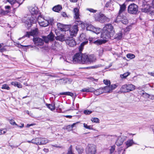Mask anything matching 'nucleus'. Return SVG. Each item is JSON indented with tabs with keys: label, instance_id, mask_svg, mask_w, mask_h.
I'll return each mask as SVG.
<instances>
[{
	"label": "nucleus",
	"instance_id": "f257e3e1",
	"mask_svg": "<svg viewBox=\"0 0 154 154\" xmlns=\"http://www.w3.org/2000/svg\"><path fill=\"white\" fill-rule=\"evenodd\" d=\"M96 58L93 55L89 56L85 54L81 53H76L73 57L72 61L74 63H79L84 64L94 62Z\"/></svg>",
	"mask_w": 154,
	"mask_h": 154
},
{
	"label": "nucleus",
	"instance_id": "f03ea898",
	"mask_svg": "<svg viewBox=\"0 0 154 154\" xmlns=\"http://www.w3.org/2000/svg\"><path fill=\"white\" fill-rule=\"evenodd\" d=\"M113 26L110 24H107L103 28L101 35V38L103 39H109L114 34Z\"/></svg>",
	"mask_w": 154,
	"mask_h": 154
},
{
	"label": "nucleus",
	"instance_id": "7ed1b4c3",
	"mask_svg": "<svg viewBox=\"0 0 154 154\" xmlns=\"http://www.w3.org/2000/svg\"><path fill=\"white\" fill-rule=\"evenodd\" d=\"M29 10L32 15L28 16L27 19L26 21V23L27 24L28 28L31 27L32 24L35 23L36 20L35 18V17L34 15L36 14L38 12V8L35 6H30L29 7Z\"/></svg>",
	"mask_w": 154,
	"mask_h": 154
},
{
	"label": "nucleus",
	"instance_id": "20e7f679",
	"mask_svg": "<svg viewBox=\"0 0 154 154\" xmlns=\"http://www.w3.org/2000/svg\"><path fill=\"white\" fill-rule=\"evenodd\" d=\"M96 151V146L93 144H88L85 149L86 154H95Z\"/></svg>",
	"mask_w": 154,
	"mask_h": 154
},
{
	"label": "nucleus",
	"instance_id": "39448f33",
	"mask_svg": "<svg viewBox=\"0 0 154 154\" xmlns=\"http://www.w3.org/2000/svg\"><path fill=\"white\" fill-rule=\"evenodd\" d=\"M138 11V6L134 3L131 4L128 7V13L130 14H136Z\"/></svg>",
	"mask_w": 154,
	"mask_h": 154
},
{
	"label": "nucleus",
	"instance_id": "423d86ee",
	"mask_svg": "<svg viewBox=\"0 0 154 154\" xmlns=\"http://www.w3.org/2000/svg\"><path fill=\"white\" fill-rule=\"evenodd\" d=\"M94 17L96 20L102 23L108 22L109 21V19L104 16V14H95Z\"/></svg>",
	"mask_w": 154,
	"mask_h": 154
},
{
	"label": "nucleus",
	"instance_id": "0eeeda50",
	"mask_svg": "<svg viewBox=\"0 0 154 154\" xmlns=\"http://www.w3.org/2000/svg\"><path fill=\"white\" fill-rule=\"evenodd\" d=\"M38 21L40 26L42 27H46L49 24V21L45 20L41 16H39L38 18Z\"/></svg>",
	"mask_w": 154,
	"mask_h": 154
},
{
	"label": "nucleus",
	"instance_id": "6e6552de",
	"mask_svg": "<svg viewBox=\"0 0 154 154\" xmlns=\"http://www.w3.org/2000/svg\"><path fill=\"white\" fill-rule=\"evenodd\" d=\"M79 31L78 27L76 25H73L69 29V34L71 36H75Z\"/></svg>",
	"mask_w": 154,
	"mask_h": 154
},
{
	"label": "nucleus",
	"instance_id": "1a4fd4ad",
	"mask_svg": "<svg viewBox=\"0 0 154 154\" xmlns=\"http://www.w3.org/2000/svg\"><path fill=\"white\" fill-rule=\"evenodd\" d=\"M54 35L51 32L47 36H43V39L46 43H48L49 41H53L54 39Z\"/></svg>",
	"mask_w": 154,
	"mask_h": 154
},
{
	"label": "nucleus",
	"instance_id": "9d476101",
	"mask_svg": "<svg viewBox=\"0 0 154 154\" xmlns=\"http://www.w3.org/2000/svg\"><path fill=\"white\" fill-rule=\"evenodd\" d=\"M33 41L35 45L38 46H42L45 42L44 39L39 38H34Z\"/></svg>",
	"mask_w": 154,
	"mask_h": 154
},
{
	"label": "nucleus",
	"instance_id": "9b49d317",
	"mask_svg": "<svg viewBox=\"0 0 154 154\" xmlns=\"http://www.w3.org/2000/svg\"><path fill=\"white\" fill-rule=\"evenodd\" d=\"M126 136L118 137L116 142V144L118 146L121 145L124 141L126 140Z\"/></svg>",
	"mask_w": 154,
	"mask_h": 154
},
{
	"label": "nucleus",
	"instance_id": "f8f14e48",
	"mask_svg": "<svg viewBox=\"0 0 154 154\" xmlns=\"http://www.w3.org/2000/svg\"><path fill=\"white\" fill-rule=\"evenodd\" d=\"M38 34V29H35L33 30L31 32H27L26 33L25 35L23 36L22 38L24 37H29L30 35H37Z\"/></svg>",
	"mask_w": 154,
	"mask_h": 154
},
{
	"label": "nucleus",
	"instance_id": "ddd939ff",
	"mask_svg": "<svg viewBox=\"0 0 154 154\" xmlns=\"http://www.w3.org/2000/svg\"><path fill=\"white\" fill-rule=\"evenodd\" d=\"M74 18L76 20H79L80 19L79 9L77 8H75L73 10Z\"/></svg>",
	"mask_w": 154,
	"mask_h": 154
},
{
	"label": "nucleus",
	"instance_id": "4468645a",
	"mask_svg": "<svg viewBox=\"0 0 154 154\" xmlns=\"http://www.w3.org/2000/svg\"><path fill=\"white\" fill-rule=\"evenodd\" d=\"M7 1L11 5H13V7L15 8L19 7L20 5V3L17 2V0H7Z\"/></svg>",
	"mask_w": 154,
	"mask_h": 154
},
{
	"label": "nucleus",
	"instance_id": "2eb2a0df",
	"mask_svg": "<svg viewBox=\"0 0 154 154\" xmlns=\"http://www.w3.org/2000/svg\"><path fill=\"white\" fill-rule=\"evenodd\" d=\"M66 43L68 45L71 47H73L76 45L75 41L73 39L67 40Z\"/></svg>",
	"mask_w": 154,
	"mask_h": 154
},
{
	"label": "nucleus",
	"instance_id": "dca6fc26",
	"mask_svg": "<svg viewBox=\"0 0 154 154\" xmlns=\"http://www.w3.org/2000/svg\"><path fill=\"white\" fill-rule=\"evenodd\" d=\"M97 96L100 95L101 94L104 93L103 88H100L96 90L94 89V91L93 92Z\"/></svg>",
	"mask_w": 154,
	"mask_h": 154
},
{
	"label": "nucleus",
	"instance_id": "f3484780",
	"mask_svg": "<svg viewBox=\"0 0 154 154\" xmlns=\"http://www.w3.org/2000/svg\"><path fill=\"white\" fill-rule=\"evenodd\" d=\"M107 39H98L96 41H94L93 43L97 45H100L103 43H105L107 41Z\"/></svg>",
	"mask_w": 154,
	"mask_h": 154
},
{
	"label": "nucleus",
	"instance_id": "a211bd4d",
	"mask_svg": "<svg viewBox=\"0 0 154 154\" xmlns=\"http://www.w3.org/2000/svg\"><path fill=\"white\" fill-rule=\"evenodd\" d=\"M94 91V89L93 87H88L86 88H83L80 90L81 92H93Z\"/></svg>",
	"mask_w": 154,
	"mask_h": 154
},
{
	"label": "nucleus",
	"instance_id": "6ab92c4d",
	"mask_svg": "<svg viewBox=\"0 0 154 154\" xmlns=\"http://www.w3.org/2000/svg\"><path fill=\"white\" fill-rule=\"evenodd\" d=\"M40 145H44L49 142V140L45 138H39Z\"/></svg>",
	"mask_w": 154,
	"mask_h": 154
},
{
	"label": "nucleus",
	"instance_id": "aec40b11",
	"mask_svg": "<svg viewBox=\"0 0 154 154\" xmlns=\"http://www.w3.org/2000/svg\"><path fill=\"white\" fill-rule=\"evenodd\" d=\"M62 9V7L60 5L55 6L52 8L53 10L55 12H59Z\"/></svg>",
	"mask_w": 154,
	"mask_h": 154
},
{
	"label": "nucleus",
	"instance_id": "412c9836",
	"mask_svg": "<svg viewBox=\"0 0 154 154\" xmlns=\"http://www.w3.org/2000/svg\"><path fill=\"white\" fill-rule=\"evenodd\" d=\"M127 86L128 92L134 90L136 88L135 86L131 84H127Z\"/></svg>",
	"mask_w": 154,
	"mask_h": 154
},
{
	"label": "nucleus",
	"instance_id": "4be33fe9",
	"mask_svg": "<svg viewBox=\"0 0 154 154\" xmlns=\"http://www.w3.org/2000/svg\"><path fill=\"white\" fill-rule=\"evenodd\" d=\"M47 107L51 111H54L55 110V104H48L46 103V104Z\"/></svg>",
	"mask_w": 154,
	"mask_h": 154
},
{
	"label": "nucleus",
	"instance_id": "5701e85b",
	"mask_svg": "<svg viewBox=\"0 0 154 154\" xmlns=\"http://www.w3.org/2000/svg\"><path fill=\"white\" fill-rule=\"evenodd\" d=\"M55 38L56 40H59L61 42H63L65 40L64 35L63 34H61L55 37Z\"/></svg>",
	"mask_w": 154,
	"mask_h": 154
},
{
	"label": "nucleus",
	"instance_id": "b1692460",
	"mask_svg": "<svg viewBox=\"0 0 154 154\" xmlns=\"http://www.w3.org/2000/svg\"><path fill=\"white\" fill-rule=\"evenodd\" d=\"M88 43V41H85L84 42H82L79 48V51H80L79 53H81V51H82L83 48V46L85 45H86Z\"/></svg>",
	"mask_w": 154,
	"mask_h": 154
},
{
	"label": "nucleus",
	"instance_id": "393cba45",
	"mask_svg": "<svg viewBox=\"0 0 154 154\" xmlns=\"http://www.w3.org/2000/svg\"><path fill=\"white\" fill-rule=\"evenodd\" d=\"M120 91L122 92H128L127 88V84L123 85L120 88Z\"/></svg>",
	"mask_w": 154,
	"mask_h": 154
},
{
	"label": "nucleus",
	"instance_id": "a878e982",
	"mask_svg": "<svg viewBox=\"0 0 154 154\" xmlns=\"http://www.w3.org/2000/svg\"><path fill=\"white\" fill-rule=\"evenodd\" d=\"M139 94H141L142 96L146 98H149L150 97V95L145 93L143 91H141L140 92Z\"/></svg>",
	"mask_w": 154,
	"mask_h": 154
},
{
	"label": "nucleus",
	"instance_id": "bb28decb",
	"mask_svg": "<svg viewBox=\"0 0 154 154\" xmlns=\"http://www.w3.org/2000/svg\"><path fill=\"white\" fill-rule=\"evenodd\" d=\"M104 93H109L112 92L109 86L103 88Z\"/></svg>",
	"mask_w": 154,
	"mask_h": 154
},
{
	"label": "nucleus",
	"instance_id": "cd10ccee",
	"mask_svg": "<svg viewBox=\"0 0 154 154\" xmlns=\"http://www.w3.org/2000/svg\"><path fill=\"white\" fill-rule=\"evenodd\" d=\"M126 9V5L125 4L122 5H120V9L119 11V14H120L122 13Z\"/></svg>",
	"mask_w": 154,
	"mask_h": 154
},
{
	"label": "nucleus",
	"instance_id": "c85d7f7f",
	"mask_svg": "<svg viewBox=\"0 0 154 154\" xmlns=\"http://www.w3.org/2000/svg\"><path fill=\"white\" fill-rule=\"evenodd\" d=\"M134 144H135L132 139L129 140H127L126 143V144L127 147L131 146Z\"/></svg>",
	"mask_w": 154,
	"mask_h": 154
},
{
	"label": "nucleus",
	"instance_id": "c756f323",
	"mask_svg": "<svg viewBox=\"0 0 154 154\" xmlns=\"http://www.w3.org/2000/svg\"><path fill=\"white\" fill-rule=\"evenodd\" d=\"M11 84L14 85L15 86H17L18 88H21L22 87V85L19 82H12L11 83Z\"/></svg>",
	"mask_w": 154,
	"mask_h": 154
},
{
	"label": "nucleus",
	"instance_id": "7c9ffc66",
	"mask_svg": "<svg viewBox=\"0 0 154 154\" xmlns=\"http://www.w3.org/2000/svg\"><path fill=\"white\" fill-rule=\"evenodd\" d=\"M32 143L36 145H40L39 138H36L32 140Z\"/></svg>",
	"mask_w": 154,
	"mask_h": 154
},
{
	"label": "nucleus",
	"instance_id": "2f4dec72",
	"mask_svg": "<svg viewBox=\"0 0 154 154\" xmlns=\"http://www.w3.org/2000/svg\"><path fill=\"white\" fill-rule=\"evenodd\" d=\"M92 31L97 34H98L101 32V29L99 28H96L94 27Z\"/></svg>",
	"mask_w": 154,
	"mask_h": 154
},
{
	"label": "nucleus",
	"instance_id": "473e14b6",
	"mask_svg": "<svg viewBox=\"0 0 154 154\" xmlns=\"http://www.w3.org/2000/svg\"><path fill=\"white\" fill-rule=\"evenodd\" d=\"M59 95H69L71 96H72L73 95V94L69 92H61L60 93Z\"/></svg>",
	"mask_w": 154,
	"mask_h": 154
},
{
	"label": "nucleus",
	"instance_id": "72a5a7b5",
	"mask_svg": "<svg viewBox=\"0 0 154 154\" xmlns=\"http://www.w3.org/2000/svg\"><path fill=\"white\" fill-rule=\"evenodd\" d=\"M10 12V11L8 10H6L5 11L1 9L0 10V14L3 15H5V14L9 13Z\"/></svg>",
	"mask_w": 154,
	"mask_h": 154
},
{
	"label": "nucleus",
	"instance_id": "f704fd0d",
	"mask_svg": "<svg viewBox=\"0 0 154 154\" xmlns=\"http://www.w3.org/2000/svg\"><path fill=\"white\" fill-rule=\"evenodd\" d=\"M57 26L58 28L61 31H64V25L60 23H57Z\"/></svg>",
	"mask_w": 154,
	"mask_h": 154
},
{
	"label": "nucleus",
	"instance_id": "c9c22d12",
	"mask_svg": "<svg viewBox=\"0 0 154 154\" xmlns=\"http://www.w3.org/2000/svg\"><path fill=\"white\" fill-rule=\"evenodd\" d=\"M76 149L79 154H82L84 151V149L82 148L76 147Z\"/></svg>",
	"mask_w": 154,
	"mask_h": 154
},
{
	"label": "nucleus",
	"instance_id": "e433bc0d",
	"mask_svg": "<svg viewBox=\"0 0 154 154\" xmlns=\"http://www.w3.org/2000/svg\"><path fill=\"white\" fill-rule=\"evenodd\" d=\"M91 120L92 122L96 123H99L100 121L98 118L95 117L92 118L91 119Z\"/></svg>",
	"mask_w": 154,
	"mask_h": 154
},
{
	"label": "nucleus",
	"instance_id": "4c0bfd02",
	"mask_svg": "<svg viewBox=\"0 0 154 154\" xmlns=\"http://www.w3.org/2000/svg\"><path fill=\"white\" fill-rule=\"evenodd\" d=\"M67 154H75L72 151V146L71 145L69 148Z\"/></svg>",
	"mask_w": 154,
	"mask_h": 154
},
{
	"label": "nucleus",
	"instance_id": "58836bf2",
	"mask_svg": "<svg viewBox=\"0 0 154 154\" xmlns=\"http://www.w3.org/2000/svg\"><path fill=\"white\" fill-rule=\"evenodd\" d=\"M94 26L92 25H88L86 27V29L87 30L90 31H92Z\"/></svg>",
	"mask_w": 154,
	"mask_h": 154
},
{
	"label": "nucleus",
	"instance_id": "ea45409f",
	"mask_svg": "<svg viewBox=\"0 0 154 154\" xmlns=\"http://www.w3.org/2000/svg\"><path fill=\"white\" fill-rule=\"evenodd\" d=\"M1 88L2 89H5L7 90H9L10 89V87L7 84H4L2 85Z\"/></svg>",
	"mask_w": 154,
	"mask_h": 154
},
{
	"label": "nucleus",
	"instance_id": "a19ab883",
	"mask_svg": "<svg viewBox=\"0 0 154 154\" xmlns=\"http://www.w3.org/2000/svg\"><path fill=\"white\" fill-rule=\"evenodd\" d=\"M126 56L128 58L130 59H133L135 57L134 55L131 54H127Z\"/></svg>",
	"mask_w": 154,
	"mask_h": 154
},
{
	"label": "nucleus",
	"instance_id": "79ce46f5",
	"mask_svg": "<svg viewBox=\"0 0 154 154\" xmlns=\"http://www.w3.org/2000/svg\"><path fill=\"white\" fill-rule=\"evenodd\" d=\"M83 23L81 21L76 20L75 21V24L74 25H76L77 27H78V26L82 24Z\"/></svg>",
	"mask_w": 154,
	"mask_h": 154
},
{
	"label": "nucleus",
	"instance_id": "37998d69",
	"mask_svg": "<svg viewBox=\"0 0 154 154\" xmlns=\"http://www.w3.org/2000/svg\"><path fill=\"white\" fill-rule=\"evenodd\" d=\"M129 75L128 72L124 73L122 75H120V77L122 78H125Z\"/></svg>",
	"mask_w": 154,
	"mask_h": 154
},
{
	"label": "nucleus",
	"instance_id": "c03bdc74",
	"mask_svg": "<svg viewBox=\"0 0 154 154\" xmlns=\"http://www.w3.org/2000/svg\"><path fill=\"white\" fill-rule=\"evenodd\" d=\"M111 89V91L115 89L117 87V86L115 84H112V85H109Z\"/></svg>",
	"mask_w": 154,
	"mask_h": 154
},
{
	"label": "nucleus",
	"instance_id": "a18cd8bd",
	"mask_svg": "<svg viewBox=\"0 0 154 154\" xmlns=\"http://www.w3.org/2000/svg\"><path fill=\"white\" fill-rule=\"evenodd\" d=\"M103 83L104 84L107 85H109L110 84V81L107 80H104L103 81Z\"/></svg>",
	"mask_w": 154,
	"mask_h": 154
},
{
	"label": "nucleus",
	"instance_id": "49530a36",
	"mask_svg": "<svg viewBox=\"0 0 154 154\" xmlns=\"http://www.w3.org/2000/svg\"><path fill=\"white\" fill-rule=\"evenodd\" d=\"M79 122H77L76 123H74L71 125H69L67 126V128H70V130H72L73 127L74 126L77 124Z\"/></svg>",
	"mask_w": 154,
	"mask_h": 154
},
{
	"label": "nucleus",
	"instance_id": "de8ad7c7",
	"mask_svg": "<svg viewBox=\"0 0 154 154\" xmlns=\"http://www.w3.org/2000/svg\"><path fill=\"white\" fill-rule=\"evenodd\" d=\"M121 22L124 24H126L128 22V20L127 19L122 18L121 20Z\"/></svg>",
	"mask_w": 154,
	"mask_h": 154
},
{
	"label": "nucleus",
	"instance_id": "09e8293b",
	"mask_svg": "<svg viewBox=\"0 0 154 154\" xmlns=\"http://www.w3.org/2000/svg\"><path fill=\"white\" fill-rule=\"evenodd\" d=\"M102 65L101 64H99L97 65H96L94 66H92L91 67H90L89 68H90L91 69H95V68H97L99 67H101Z\"/></svg>",
	"mask_w": 154,
	"mask_h": 154
},
{
	"label": "nucleus",
	"instance_id": "8fccbe9b",
	"mask_svg": "<svg viewBox=\"0 0 154 154\" xmlns=\"http://www.w3.org/2000/svg\"><path fill=\"white\" fill-rule=\"evenodd\" d=\"M92 112V111L89 110H85L84 111V113L85 115H89Z\"/></svg>",
	"mask_w": 154,
	"mask_h": 154
},
{
	"label": "nucleus",
	"instance_id": "3c124183",
	"mask_svg": "<svg viewBox=\"0 0 154 154\" xmlns=\"http://www.w3.org/2000/svg\"><path fill=\"white\" fill-rule=\"evenodd\" d=\"M122 34L121 33H119L118 34L117 36L116 37V38L118 40H120L122 38Z\"/></svg>",
	"mask_w": 154,
	"mask_h": 154
},
{
	"label": "nucleus",
	"instance_id": "603ef678",
	"mask_svg": "<svg viewBox=\"0 0 154 154\" xmlns=\"http://www.w3.org/2000/svg\"><path fill=\"white\" fill-rule=\"evenodd\" d=\"M87 10L88 11L91 12H92V13H96L97 11V10H94L92 8H87Z\"/></svg>",
	"mask_w": 154,
	"mask_h": 154
},
{
	"label": "nucleus",
	"instance_id": "864d4df0",
	"mask_svg": "<svg viewBox=\"0 0 154 154\" xmlns=\"http://www.w3.org/2000/svg\"><path fill=\"white\" fill-rule=\"evenodd\" d=\"M115 149V146H112L109 149L110 153H112Z\"/></svg>",
	"mask_w": 154,
	"mask_h": 154
},
{
	"label": "nucleus",
	"instance_id": "5fc2aeb1",
	"mask_svg": "<svg viewBox=\"0 0 154 154\" xmlns=\"http://www.w3.org/2000/svg\"><path fill=\"white\" fill-rule=\"evenodd\" d=\"M10 123L11 125H17L16 123V122L14 121V120H10Z\"/></svg>",
	"mask_w": 154,
	"mask_h": 154
},
{
	"label": "nucleus",
	"instance_id": "6e6d98bb",
	"mask_svg": "<svg viewBox=\"0 0 154 154\" xmlns=\"http://www.w3.org/2000/svg\"><path fill=\"white\" fill-rule=\"evenodd\" d=\"M5 8L6 10H8L10 11V10L11 9V7L10 6L8 5L5 6Z\"/></svg>",
	"mask_w": 154,
	"mask_h": 154
},
{
	"label": "nucleus",
	"instance_id": "4d7b16f0",
	"mask_svg": "<svg viewBox=\"0 0 154 154\" xmlns=\"http://www.w3.org/2000/svg\"><path fill=\"white\" fill-rule=\"evenodd\" d=\"M103 49L100 50L99 52V55L100 56H101L103 54Z\"/></svg>",
	"mask_w": 154,
	"mask_h": 154
},
{
	"label": "nucleus",
	"instance_id": "13d9d810",
	"mask_svg": "<svg viewBox=\"0 0 154 154\" xmlns=\"http://www.w3.org/2000/svg\"><path fill=\"white\" fill-rule=\"evenodd\" d=\"M90 80L92 81H95L96 82H97L98 81L97 79H95L93 78H89Z\"/></svg>",
	"mask_w": 154,
	"mask_h": 154
},
{
	"label": "nucleus",
	"instance_id": "bf43d9fd",
	"mask_svg": "<svg viewBox=\"0 0 154 154\" xmlns=\"http://www.w3.org/2000/svg\"><path fill=\"white\" fill-rule=\"evenodd\" d=\"M110 5V3L109 2H107L105 5V7L107 8H109Z\"/></svg>",
	"mask_w": 154,
	"mask_h": 154
},
{
	"label": "nucleus",
	"instance_id": "052dcab7",
	"mask_svg": "<svg viewBox=\"0 0 154 154\" xmlns=\"http://www.w3.org/2000/svg\"><path fill=\"white\" fill-rule=\"evenodd\" d=\"M61 15H62L64 17H66L67 16V15L66 13L64 12H63L61 13Z\"/></svg>",
	"mask_w": 154,
	"mask_h": 154
},
{
	"label": "nucleus",
	"instance_id": "680f3d73",
	"mask_svg": "<svg viewBox=\"0 0 154 154\" xmlns=\"http://www.w3.org/2000/svg\"><path fill=\"white\" fill-rule=\"evenodd\" d=\"M43 150L46 153H47V152H48L49 151V149H47V148H44L43 149Z\"/></svg>",
	"mask_w": 154,
	"mask_h": 154
},
{
	"label": "nucleus",
	"instance_id": "e2e57ef3",
	"mask_svg": "<svg viewBox=\"0 0 154 154\" xmlns=\"http://www.w3.org/2000/svg\"><path fill=\"white\" fill-rule=\"evenodd\" d=\"M6 50V49L4 48L0 49V52H3Z\"/></svg>",
	"mask_w": 154,
	"mask_h": 154
},
{
	"label": "nucleus",
	"instance_id": "0e129e2a",
	"mask_svg": "<svg viewBox=\"0 0 154 154\" xmlns=\"http://www.w3.org/2000/svg\"><path fill=\"white\" fill-rule=\"evenodd\" d=\"M148 74L152 76H154V72H148Z\"/></svg>",
	"mask_w": 154,
	"mask_h": 154
},
{
	"label": "nucleus",
	"instance_id": "69168bd1",
	"mask_svg": "<svg viewBox=\"0 0 154 154\" xmlns=\"http://www.w3.org/2000/svg\"><path fill=\"white\" fill-rule=\"evenodd\" d=\"M150 98L151 100H154V96L153 95H150Z\"/></svg>",
	"mask_w": 154,
	"mask_h": 154
},
{
	"label": "nucleus",
	"instance_id": "338daca9",
	"mask_svg": "<svg viewBox=\"0 0 154 154\" xmlns=\"http://www.w3.org/2000/svg\"><path fill=\"white\" fill-rule=\"evenodd\" d=\"M87 129H92V127L91 125L88 126Z\"/></svg>",
	"mask_w": 154,
	"mask_h": 154
},
{
	"label": "nucleus",
	"instance_id": "774afa93",
	"mask_svg": "<svg viewBox=\"0 0 154 154\" xmlns=\"http://www.w3.org/2000/svg\"><path fill=\"white\" fill-rule=\"evenodd\" d=\"M94 39L93 38H89V41L91 42H94V40H93Z\"/></svg>",
	"mask_w": 154,
	"mask_h": 154
}]
</instances>
